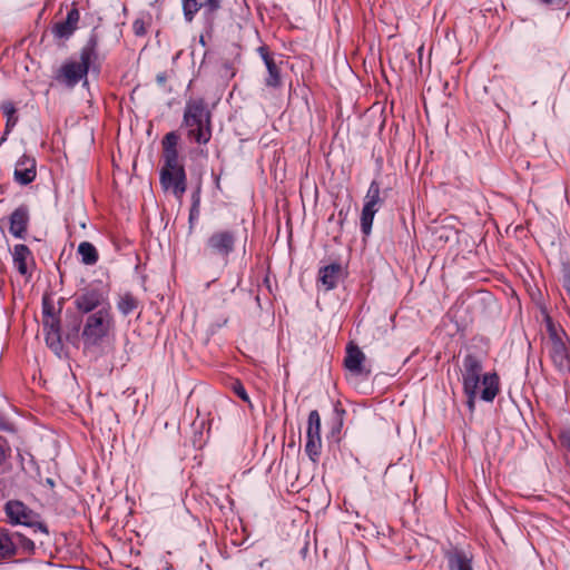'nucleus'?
<instances>
[{"label": "nucleus", "mask_w": 570, "mask_h": 570, "mask_svg": "<svg viewBox=\"0 0 570 570\" xmlns=\"http://www.w3.org/2000/svg\"><path fill=\"white\" fill-rule=\"evenodd\" d=\"M165 167L163 170L173 171L174 176L177 178L178 184L176 185L177 190L180 193H185L186 190V175L183 165L179 163L178 151H164Z\"/></svg>", "instance_id": "11"}, {"label": "nucleus", "mask_w": 570, "mask_h": 570, "mask_svg": "<svg viewBox=\"0 0 570 570\" xmlns=\"http://www.w3.org/2000/svg\"><path fill=\"white\" fill-rule=\"evenodd\" d=\"M132 30L136 36H144L146 33V26L144 20L137 19L132 23Z\"/></svg>", "instance_id": "28"}, {"label": "nucleus", "mask_w": 570, "mask_h": 570, "mask_svg": "<svg viewBox=\"0 0 570 570\" xmlns=\"http://www.w3.org/2000/svg\"><path fill=\"white\" fill-rule=\"evenodd\" d=\"M160 179L164 188L167 190L170 189L177 198H180L184 195V193L177 190L176 185L178 184V180L174 176L173 171L161 170Z\"/></svg>", "instance_id": "24"}, {"label": "nucleus", "mask_w": 570, "mask_h": 570, "mask_svg": "<svg viewBox=\"0 0 570 570\" xmlns=\"http://www.w3.org/2000/svg\"><path fill=\"white\" fill-rule=\"evenodd\" d=\"M262 59L264 60V63L268 71V77L266 78L265 82L266 86L277 88L282 85L281 79V67L279 65L283 62L282 60L276 61V59L271 56L264 47H261L258 49Z\"/></svg>", "instance_id": "13"}, {"label": "nucleus", "mask_w": 570, "mask_h": 570, "mask_svg": "<svg viewBox=\"0 0 570 570\" xmlns=\"http://www.w3.org/2000/svg\"><path fill=\"white\" fill-rule=\"evenodd\" d=\"M79 21V12L77 9H71L65 21L58 22L53 27V35L58 38L70 37L77 28Z\"/></svg>", "instance_id": "16"}, {"label": "nucleus", "mask_w": 570, "mask_h": 570, "mask_svg": "<svg viewBox=\"0 0 570 570\" xmlns=\"http://www.w3.org/2000/svg\"><path fill=\"white\" fill-rule=\"evenodd\" d=\"M450 570H473L472 557L463 550H454L448 554Z\"/></svg>", "instance_id": "19"}, {"label": "nucleus", "mask_w": 570, "mask_h": 570, "mask_svg": "<svg viewBox=\"0 0 570 570\" xmlns=\"http://www.w3.org/2000/svg\"><path fill=\"white\" fill-rule=\"evenodd\" d=\"M14 180L20 185H28L32 183L37 176L36 159L23 155L16 164Z\"/></svg>", "instance_id": "10"}, {"label": "nucleus", "mask_w": 570, "mask_h": 570, "mask_svg": "<svg viewBox=\"0 0 570 570\" xmlns=\"http://www.w3.org/2000/svg\"><path fill=\"white\" fill-rule=\"evenodd\" d=\"M198 217V205L195 203L190 209L189 222L193 223L194 219Z\"/></svg>", "instance_id": "31"}, {"label": "nucleus", "mask_w": 570, "mask_h": 570, "mask_svg": "<svg viewBox=\"0 0 570 570\" xmlns=\"http://www.w3.org/2000/svg\"><path fill=\"white\" fill-rule=\"evenodd\" d=\"M561 443L570 451V431H564L561 433Z\"/></svg>", "instance_id": "29"}, {"label": "nucleus", "mask_w": 570, "mask_h": 570, "mask_svg": "<svg viewBox=\"0 0 570 570\" xmlns=\"http://www.w3.org/2000/svg\"><path fill=\"white\" fill-rule=\"evenodd\" d=\"M43 325L46 331L47 345L56 355H60L62 352V343L60 337L59 322L52 315H48Z\"/></svg>", "instance_id": "12"}, {"label": "nucleus", "mask_w": 570, "mask_h": 570, "mask_svg": "<svg viewBox=\"0 0 570 570\" xmlns=\"http://www.w3.org/2000/svg\"><path fill=\"white\" fill-rule=\"evenodd\" d=\"M6 514L12 524H21L48 534L47 527L39 520V514L29 509L21 501H8L4 508Z\"/></svg>", "instance_id": "6"}, {"label": "nucleus", "mask_w": 570, "mask_h": 570, "mask_svg": "<svg viewBox=\"0 0 570 570\" xmlns=\"http://www.w3.org/2000/svg\"><path fill=\"white\" fill-rule=\"evenodd\" d=\"M138 299L129 292H125L118 295L116 306L119 313L124 316L129 315L138 307Z\"/></svg>", "instance_id": "20"}, {"label": "nucleus", "mask_w": 570, "mask_h": 570, "mask_svg": "<svg viewBox=\"0 0 570 570\" xmlns=\"http://www.w3.org/2000/svg\"><path fill=\"white\" fill-rule=\"evenodd\" d=\"M183 126L187 136L199 145L210 140V114L202 99H190L186 102Z\"/></svg>", "instance_id": "3"}, {"label": "nucleus", "mask_w": 570, "mask_h": 570, "mask_svg": "<svg viewBox=\"0 0 570 570\" xmlns=\"http://www.w3.org/2000/svg\"><path fill=\"white\" fill-rule=\"evenodd\" d=\"M177 144L178 136L175 132H168L163 140L164 151L177 150Z\"/></svg>", "instance_id": "26"}, {"label": "nucleus", "mask_w": 570, "mask_h": 570, "mask_svg": "<svg viewBox=\"0 0 570 570\" xmlns=\"http://www.w3.org/2000/svg\"><path fill=\"white\" fill-rule=\"evenodd\" d=\"M235 234L230 230L215 232L207 240V247L215 254L223 257L234 250Z\"/></svg>", "instance_id": "9"}, {"label": "nucleus", "mask_w": 570, "mask_h": 570, "mask_svg": "<svg viewBox=\"0 0 570 570\" xmlns=\"http://www.w3.org/2000/svg\"><path fill=\"white\" fill-rule=\"evenodd\" d=\"M380 194V185L376 180H373L364 197V205L361 215V229L364 235L371 234L374 216L382 205Z\"/></svg>", "instance_id": "7"}, {"label": "nucleus", "mask_w": 570, "mask_h": 570, "mask_svg": "<svg viewBox=\"0 0 570 570\" xmlns=\"http://www.w3.org/2000/svg\"><path fill=\"white\" fill-rule=\"evenodd\" d=\"M29 222L27 207L20 206L10 216V233L16 238H23Z\"/></svg>", "instance_id": "14"}, {"label": "nucleus", "mask_w": 570, "mask_h": 570, "mask_svg": "<svg viewBox=\"0 0 570 570\" xmlns=\"http://www.w3.org/2000/svg\"><path fill=\"white\" fill-rule=\"evenodd\" d=\"M96 58V42L90 41L81 49L78 60L70 59L60 67L56 79L70 88L75 87L81 80H83V85H86L87 73Z\"/></svg>", "instance_id": "4"}, {"label": "nucleus", "mask_w": 570, "mask_h": 570, "mask_svg": "<svg viewBox=\"0 0 570 570\" xmlns=\"http://www.w3.org/2000/svg\"><path fill=\"white\" fill-rule=\"evenodd\" d=\"M4 115L7 117V131L16 126L18 118L16 117V109L12 105H6L3 107Z\"/></svg>", "instance_id": "25"}, {"label": "nucleus", "mask_w": 570, "mask_h": 570, "mask_svg": "<svg viewBox=\"0 0 570 570\" xmlns=\"http://www.w3.org/2000/svg\"><path fill=\"white\" fill-rule=\"evenodd\" d=\"M233 391L235 392V394L240 397L244 402H247L249 403V396L245 390V387L243 386V384L238 381H236L234 384H233Z\"/></svg>", "instance_id": "27"}, {"label": "nucleus", "mask_w": 570, "mask_h": 570, "mask_svg": "<svg viewBox=\"0 0 570 570\" xmlns=\"http://www.w3.org/2000/svg\"><path fill=\"white\" fill-rule=\"evenodd\" d=\"M563 287L570 297V275H566L563 278Z\"/></svg>", "instance_id": "32"}, {"label": "nucleus", "mask_w": 570, "mask_h": 570, "mask_svg": "<svg viewBox=\"0 0 570 570\" xmlns=\"http://www.w3.org/2000/svg\"><path fill=\"white\" fill-rule=\"evenodd\" d=\"M342 267L340 264H331L320 269L318 281L325 291H331L336 287Z\"/></svg>", "instance_id": "15"}, {"label": "nucleus", "mask_w": 570, "mask_h": 570, "mask_svg": "<svg viewBox=\"0 0 570 570\" xmlns=\"http://www.w3.org/2000/svg\"><path fill=\"white\" fill-rule=\"evenodd\" d=\"M549 341L547 347L550 357L560 371H570V351L568 347V337L562 330L557 328L549 316L546 317Z\"/></svg>", "instance_id": "5"}, {"label": "nucleus", "mask_w": 570, "mask_h": 570, "mask_svg": "<svg viewBox=\"0 0 570 570\" xmlns=\"http://www.w3.org/2000/svg\"><path fill=\"white\" fill-rule=\"evenodd\" d=\"M322 436H321V416L316 410L308 414L305 452L316 463L322 452Z\"/></svg>", "instance_id": "8"}, {"label": "nucleus", "mask_w": 570, "mask_h": 570, "mask_svg": "<svg viewBox=\"0 0 570 570\" xmlns=\"http://www.w3.org/2000/svg\"><path fill=\"white\" fill-rule=\"evenodd\" d=\"M365 360L364 353L357 346H348L345 356V366L354 374L363 373V362Z\"/></svg>", "instance_id": "18"}, {"label": "nucleus", "mask_w": 570, "mask_h": 570, "mask_svg": "<svg viewBox=\"0 0 570 570\" xmlns=\"http://www.w3.org/2000/svg\"><path fill=\"white\" fill-rule=\"evenodd\" d=\"M482 363L473 355L463 360L462 382L468 396V405L473 410L474 402L480 396L485 402H492L499 393V377L495 373H482Z\"/></svg>", "instance_id": "2"}, {"label": "nucleus", "mask_w": 570, "mask_h": 570, "mask_svg": "<svg viewBox=\"0 0 570 570\" xmlns=\"http://www.w3.org/2000/svg\"><path fill=\"white\" fill-rule=\"evenodd\" d=\"M12 257L16 268L19 271L21 275H26L28 272L27 261L30 257L29 248L23 244L16 245L13 247Z\"/></svg>", "instance_id": "21"}, {"label": "nucleus", "mask_w": 570, "mask_h": 570, "mask_svg": "<svg viewBox=\"0 0 570 570\" xmlns=\"http://www.w3.org/2000/svg\"><path fill=\"white\" fill-rule=\"evenodd\" d=\"M165 80V78L163 76H158V81L159 82H163Z\"/></svg>", "instance_id": "33"}, {"label": "nucleus", "mask_w": 570, "mask_h": 570, "mask_svg": "<svg viewBox=\"0 0 570 570\" xmlns=\"http://www.w3.org/2000/svg\"><path fill=\"white\" fill-rule=\"evenodd\" d=\"M72 303L85 318L81 323H75L67 336L80 335L86 348L100 345L115 328L106 286L100 281L92 282L77 291Z\"/></svg>", "instance_id": "1"}, {"label": "nucleus", "mask_w": 570, "mask_h": 570, "mask_svg": "<svg viewBox=\"0 0 570 570\" xmlns=\"http://www.w3.org/2000/svg\"><path fill=\"white\" fill-rule=\"evenodd\" d=\"M21 544L24 550L32 551L35 549V543L30 539L21 538Z\"/></svg>", "instance_id": "30"}, {"label": "nucleus", "mask_w": 570, "mask_h": 570, "mask_svg": "<svg viewBox=\"0 0 570 570\" xmlns=\"http://www.w3.org/2000/svg\"><path fill=\"white\" fill-rule=\"evenodd\" d=\"M16 552V544L4 529H0V558L10 557Z\"/></svg>", "instance_id": "23"}, {"label": "nucleus", "mask_w": 570, "mask_h": 570, "mask_svg": "<svg viewBox=\"0 0 570 570\" xmlns=\"http://www.w3.org/2000/svg\"><path fill=\"white\" fill-rule=\"evenodd\" d=\"M202 7H208L209 10H216L219 7V0H183L184 16L187 21H191Z\"/></svg>", "instance_id": "17"}, {"label": "nucleus", "mask_w": 570, "mask_h": 570, "mask_svg": "<svg viewBox=\"0 0 570 570\" xmlns=\"http://www.w3.org/2000/svg\"><path fill=\"white\" fill-rule=\"evenodd\" d=\"M78 254L81 256V262L86 265H92L98 261V253L95 246L89 242L79 244Z\"/></svg>", "instance_id": "22"}]
</instances>
